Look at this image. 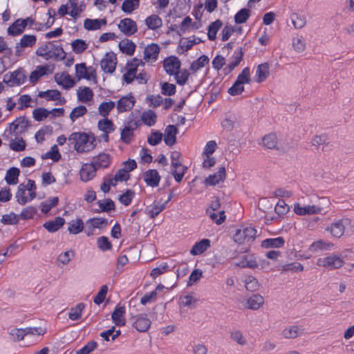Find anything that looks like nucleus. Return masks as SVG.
I'll list each match as a JSON object with an SVG mask.
<instances>
[{
	"instance_id": "obj_1",
	"label": "nucleus",
	"mask_w": 354,
	"mask_h": 354,
	"mask_svg": "<svg viewBox=\"0 0 354 354\" xmlns=\"http://www.w3.org/2000/svg\"><path fill=\"white\" fill-rule=\"evenodd\" d=\"M68 140L74 145V149L78 153H84L91 151L95 147V139L86 133L74 132L69 137Z\"/></svg>"
},
{
	"instance_id": "obj_2",
	"label": "nucleus",
	"mask_w": 354,
	"mask_h": 354,
	"mask_svg": "<svg viewBox=\"0 0 354 354\" xmlns=\"http://www.w3.org/2000/svg\"><path fill=\"white\" fill-rule=\"evenodd\" d=\"M250 82V70L249 67L244 68L239 74L235 82L229 88L227 92L232 96L241 95L244 91V84Z\"/></svg>"
},
{
	"instance_id": "obj_3",
	"label": "nucleus",
	"mask_w": 354,
	"mask_h": 354,
	"mask_svg": "<svg viewBox=\"0 0 354 354\" xmlns=\"http://www.w3.org/2000/svg\"><path fill=\"white\" fill-rule=\"evenodd\" d=\"M257 234V230L252 227H241L236 230L233 234V239L240 245L252 243L255 239Z\"/></svg>"
},
{
	"instance_id": "obj_4",
	"label": "nucleus",
	"mask_w": 354,
	"mask_h": 354,
	"mask_svg": "<svg viewBox=\"0 0 354 354\" xmlns=\"http://www.w3.org/2000/svg\"><path fill=\"white\" fill-rule=\"evenodd\" d=\"M351 225V220L347 217H342L333 222L326 228V230L329 232L333 237L340 238L344 235L346 229Z\"/></svg>"
},
{
	"instance_id": "obj_5",
	"label": "nucleus",
	"mask_w": 354,
	"mask_h": 354,
	"mask_svg": "<svg viewBox=\"0 0 354 354\" xmlns=\"http://www.w3.org/2000/svg\"><path fill=\"white\" fill-rule=\"evenodd\" d=\"M129 321L132 327L140 333L147 332L151 324V320L148 318L147 315L146 314H139L131 316Z\"/></svg>"
},
{
	"instance_id": "obj_6",
	"label": "nucleus",
	"mask_w": 354,
	"mask_h": 354,
	"mask_svg": "<svg viewBox=\"0 0 354 354\" xmlns=\"http://www.w3.org/2000/svg\"><path fill=\"white\" fill-rule=\"evenodd\" d=\"M109 225L108 220L105 218L93 217L86 221L84 232L88 236H93L95 234V229L106 228Z\"/></svg>"
},
{
	"instance_id": "obj_7",
	"label": "nucleus",
	"mask_w": 354,
	"mask_h": 354,
	"mask_svg": "<svg viewBox=\"0 0 354 354\" xmlns=\"http://www.w3.org/2000/svg\"><path fill=\"white\" fill-rule=\"evenodd\" d=\"M344 259L342 257L330 254L328 257L317 259V264L319 266L326 268L329 270H334L342 266Z\"/></svg>"
},
{
	"instance_id": "obj_8",
	"label": "nucleus",
	"mask_w": 354,
	"mask_h": 354,
	"mask_svg": "<svg viewBox=\"0 0 354 354\" xmlns=\"http://www.w3.org/2000/svg\"><path fill=\"white\" fill-rule=\"evenodd\" d=\"M300 200H304V198L302 197ZM304 203H305V201H304ZM322 209V207L315 205H310L304 204V205H301L300 203H295L294 204V212L299 216L321 214Z\"/></svg>"
},
{
	"instance_id": "obj_9",
	"label": "nucleus",
	"mask_w": 354,
	"mask_h": 354,
	"mask_svg": "<svg viewBox=\"0 0 354 354\" xmlns=\"http://www.w3.org/2000/svg\"><path fill=\"white\" fill-rule=\"evenodd\" d=\"M138 124L132 120L124 122V127L121 129L120 140L125 144H130L133 140V131L137 129Z\"/></svg>"
},
{
	"instance_id": "obj_10",
	"label": "nucleus",
	"mask_w": 354,
	"mask_h": 354,
	"mask_svg": "<svg viewBox=\"0 0 354 354\" xmlns=\"http://www.w3.org/2000/svg\"><path fill=\"white\" fill-rule=\"evenodd\" d=\"M54 112L58 113V116H62L64 113V109L63 108H55L51 111H48L45 108H37L32 111V117L37 122H41L46 118L49 115H51V118H54L55 115Z\"/></svg>"
},
{
	"instance_id": "obj_11",
	"label": "nucleus",
	"mask_w": 354,
	"mask_h": 354,
	"mask_svg": "<svg viewBox=\"0 0 354 354\" xmlns=\"http://www.w3.org/2000/svg\"><path fill=\"white\" fill-rule=\"evenodd\" d=\"M136 98L132 93L120 97L117 102L116 108L119 113L131 111L135 104Z\"/></svg>"
},
{
	"instance_id": "obj_12",
	"label": "nucleus",
	"mask_w": 354,
	"mask_h": 354,
	"mask_svg": "<svg viewBox=\"0 0 354 354\" xmlns=\"http://www.w3.org/2000/svg\"><path fill=\"white\" fill-rule=\"evenodd\" d=\"M162 65L166 73L171 76L180 69L181 62L176 56L171 55L163 60Z\"/></svg>"
},
{
	"instance_id": "obj_13",
	"label": "nucleus",
	"mask_w": 354,
	"mask_h": 354,
	"mask_svg": "<svg viewBox=\"0 0 354 354\" xmlns=\"http://www.w3.org/2000/svg\"><path fill=\"white\" fill-rule=\"evenodd\" d=\"M118 26L119 30L127 37L133 35L138 30L136 21L130 18L121 19Z\"/></svg>"
},
{
	"instance_id": "obj_14",
	"label": "nucleus",
	"mask_w": 354,
	"mask_h": 354,
	"mask_svg": "<svg viewBox=\"0 0 354 354\" xmlns=\"http://www.w3.org/2000/svg\"><path fill=\"white\" fill-rule=\"evenodd\" d=\"M126 308L124 306L118 304L111 314V319L113 323L115 326L121 327L124 326L126 324L125 319Z\"/></svg>"
},
{
	"instance_id": "obj_15",
	"label": "nucleus",
	"mask_w": 354,
	"mask_h": 354,
	"mask_svg": "<svg viewBox=\"0 0 354 354\" xmlns=\"http://www.w3.org/2000/svg\"><path fill=\"white\" fill-rule=\"evenodd\" d=\"M116 57L114 54L106 53L100 62L102 70L104 73H112L115 70Z\"/></svg>"
},
{
	"instance_id": "obj_16",
	"label": "nucleus",
	"mask_w": 354,
	"mask_h": 354,
	"mask_svg": "<svg viewBox=\"0 0 354 354\" xmlns=\"http://www.w3.org/2000/svg\"><path fill=\"white\" fill-rule=\"evenodd\" d=\"M54 78L56 83L65 89H70L75 84L74 80L67 73H56Z\"/></svg>"
},
{
	"instance_id": "obj_17",
	"label": "nucleus",
	"mask_w": 354,
	"mask_h": 354,
	"mask_svg": "<svg viewBox=\"0 0 354 354\" xmlns=\"http://www.w3.org/2000/svg\"><path fill=\"white\" fill-rule=\"evenodd\" d=\"M143 178L148 186L156 187L159 185L160 176L156 169H148L143 174Z\"/></svg>"
},
{
	"instance_id": "obj_18",
	"label": "nucleus",
	"mask_w": 354,
	"mask_h": 354,
	"mask_svg": "<svg viewBox=\"0 0 354 354\" xmlns=\"http://www.w3.org/2000/svg\"><path fill=\"white\" fill-rule=\"evenodd\" d=\"M111 158L109 154L100 153L93 158L91 163L96 169L107 168L111 164Z\"/></svg>"
},
{
	"instance_id": "obj_19",
	"label": "nucleus",
	"mask_w": 354,
	"mask_h": 354,
	"mask_svg": "<svg viewBox=\"0 0 354 354\" xmlns=\"http://www.w3.org/2000/svg\"><path fill=\"white\" fill-rule=\"evenodd\" d=\"M96 168L91 163H85L80 171V178L84 182H88L93 179L96 174Z\"/></svg>"
},
{
	"instance_id": "obj_20",
	"label": "nucleus",
	"mask_w": 354,
	"mask_h": 354,
	"mask_svg": "<svg viewBox=\"0 0 354 354\" xmlns=\"http://www.w3.org/2000/svg\"><path fill=\"white\" fill-rule=\"evenodd\" d=\"M165 207V204L160 201H154L145 207V212L151 218H155Z\"/></svg>"
},
{
	"instance_id": "obj_21",
	"label": "nucleus",
	"mask_w": 354,
	"mask_h": 354,
	"mask_svg": "<svg viewBox=\"0 0 354 354\" xmlns=\"http://www.w3.org/2000/svg\"><path fill=\"white\" fill-rule=\"evenodd\" d=\"M160 53V47L157 44L152 43L147 45L144 51V59L146 62H155Z\"/></svg>"
},
{
	"instance_id": "obj_22",
	"label": "nucleus",
	"mask_w": 354,
	"mask_h": 354,
	"mask_svg": "<svg viewBox=\"0 0 354 354\" xmlns=\"http://www.w3.org/2000/svg\"><path fill=\"white\" fill-rule=\"evenodd\" d=\"M211 246V241L209 239H203L199 241L196 242L191 248L189 253L193 256H198L202 254Z\"/></svg>"
},
{
	"instance_id": "obj_23",
	"label": "nucleus",
	"mask_w": 354,
	"mask_h": 354,
	"mask_svg": "<svg viewBox=\"0 0 354 354\" xmlns=\"http://www.w3.org/2000/svg\"><path fill=\"white\" fill-rule=\"evenodd\" d=\"M270 75V65L268 62L258 65L254 76V80L257 83L264 82Z\"/></svg>"
},
{
	"instance_id": "obj_24",
	"label": "nucleus",
	"mask_w": 354,
	"mask_h": 354,
	"mask_svg": "<svg viewBox=\"0 0 354 354\" xmlns=\"http://www.w3.org/2000/svg\"><path fill=\"white\" fill-rule=\"evenodd\" d=\"M178 129L174 125H169L165 131L164 141L167 146H172L176 142V134Z\"/></svg>"
},
{
	"instance_id": "obj_25",
	"label": "nucleus",
	"mask_w": 354,
	"mask_h": 354,
	"mask_svg": "<svg viewBox=\"0 0 354 354\" xmlns=\"http://www.w3.org/2000/svg\"><path fill=\"white\" fill-rule=\"evenodd\" d=\"M37 37L34 35H24L20 39L19 42L16 44L15 48L19 51L21 48L32 47L35 45Z\"/></svg>"
},
{
	"instance_id": "obj_26",
	"label": "nucleus",
	"mask_w": 354,
	"mask_h": 354,
	"mask_svg": "<svg viewBox=\"0 0 354 354\" xmlns=\"http://www.w3.org/2000/svg\"><path fill=\"white\" fill-rule=\"evenodd\" d=\"M285 244V240L281 236L277 238H270L263 240L261 242V247L263 248H280Z\"/></svg>"
},
{
	"instance_id": "obj_27",
	"label": "nucleus",
	"mask_w": 354,
	"mask_h": 354,
	"mask_svg": "<svg viewBox=\"0 0 354 354\" xmlns=\"http://www.w3.org/2000/svg\"><path fill=\"white\" fill-rule=\"evenodd\" d=\"M64 218L57 216L53 221H49L44 223L43 226L49 232H55L59 230L64 224Z\"/></svg>"
},
{
	"instance_id": "obj_28",
	"label": "nucleus",
	"mask_w": 354,
	"mask_h": 354,
	"mask_svg": "<svg viewBox=\"0 0 354 354\" xmlns=\"http://www.w3.org/2000/svg\"><path fill=\"white\" fill-rule=\"evenodd\" d=\"M225 177V169L224 167H221L218 171L212 174L209 175L206 179L205 183L209 185H216L221 181H223Z\"/></svg>"
},
{
	"instance_id": "obj_29",
	"label": "nucleus",
	"mask_w": 354,
	"mask_h": 354,
	"mask_svg": "<svg viewBox=\"0 0 354 354\" xmlns=\"http://www.w3.org/2000/svg\"><path fill=\"white\" fill-rule=\"evenodd\" d=\"M68 231L71 234H77L84 229V222L80 218L73 219L68 223Z\"/></svg>"
},
{
	"instance_id": "obj_30",
	"label": "nucleus",
	"mask_w": 354,
	"mask_h": 354,
	"mask_svg": "<svg viewBox=\"0 0 354 354\" xmlns=\"http://www.w3.org/2000/svg\"><path fill=\"white\" fill-rule=\"evenodd\" d=\"M263 303V297L259 294H255L247 299L245 307L251 310H258Z\"/></svg>"
},
{
	"instance_id": "obj_31",
	"label": "nucleus",
	"mask_w": 354,
	"mask_h": 354,
	"mask_svg": "<svg viewBox=\"0 0 354 354\" xmlns=\"http://www.w3.org/2000/svg\"><path fill=\"white\" fill-rule=\"evenodd\" d=\"M106 24V19H86L84 22V26L88 30H97Z\"/></svg>"
},
{
	"instance_id": "obj_32",
	"label": "nucleus",
	"mask_w": 354,
	"mask_h": 354,
	"mask_svg": "<svg viewBox=\"0 0 354 354\" xmlns=\"http://www.w3.org/2000/svg\"><path fill=\"white\" fill-rule=\"evenodd\" d=\"M24 24V21H21V18L16 19L8 28V35L11 36H17L21 35L26 28Z\"/></svg>"
},
{
	"instance_id": "obj_33",
	"label": "nucleus",
	"mask_w": 354,
	"mask_h": 354,
	"mask_svg": "<svg viewBox=\"0 0 354 354\" xmlns=\"http://www.w3.org/2000/svg\"><path fill=\"white\" fill-rule=\"evenodd\" d=\"M26 187H25V184H19V185L17 187V192L15 194V198L17 203L21 205H24L27 203L32 201L29 199V196H26Z\"/></svg>"
},
{
	"instance_id": "obj_34",
	"label": "nucleus",
	"mask_w": 354,
	"mask_h": 354,
	"mask_svg": "<svg viewBox=\"0 0 354 354\" xmlns=\"http://www.w3.org/2000/svg\"><path fill=\"white\" fill-rule=\"evenodd\" d=\"M26 80V75L22 70L15 71L10 75V79L8 80L11 86H19L23 84Z\"/></svg>"
},
{
	"instance_id": "obj_35",
	"label": "nucleus",
	"mask_w": 354,
	"mask_h": 354,
	"mask_svg": "<svg viewBox=\"0 0 354 354\" xmlns=\"http://www.w3.org/2000/svg\"><path fill=\"white\" fill-rule=\"evenodd\" d=\"M145 21L147 28L153 30H157L162 26V20L157 15H151L147 17Z\"/></svg>"
},
{
	"instance_id": "obj_36",
	"label": "nucleus",
	"mask_w": 354,
	"mask_h": 354,
	"mask_svg": "<svg viewBox=\"0 0 354 354\" xmlns=\"http://www.w3.org/2000/svg\"><path fill=\"white\" fill-rule=\"evenodd\" d=\"M120 50L127 55H133L136 50V44L129 39H124L119 43Z\"/></svg>"
},
{
	"instance_id": "obj_37",
	"label": "nucleus",
	"mask_w": 354,
	"mask_h": 354,
	"mask_svg": "<svg viewBox=\"0 0 354 354\" xmlns=\"http://www.w3.org/2000/svg\"><path fill=\"white\" fill-rule=\"evenodd\" d=\"M302 329L295 325L290 326L282 330V335L286 339H294L301 335Z\"/></svg>"
},
{
	"instance_id": "obj_38",
	"label": "nucleus",
	"mask_w": 354,
	"mask_h": 354,
	"mask_svg": "<svg viewBox=\"0 0 354 354\" xmlns=\"http://www.w3.org/2000/svg\"><path fill=\"white\" fill-rule=\"evenodd\" d=\"M51 57L55 60H63L66 57V53L61 46L55 45L53 41H50Z\"/></svg>"
},
{
	"instance_id": "obj_39",
	"label": "nucleus",
	"mask_w": 354,
	"mask_h": 354,
	"mask_svg": "<svg viewBox=\"0 0 354 354\" xmlns=\"http://www.w3.org/2000/svg\"><path fill=\"white\" fill-rule=\"evenodd\" d=\"M223 26V22L220 19L212 22L208 26L207 37L210 41H214L217 32Z\"/></svg>"
},
{
	"instance_id": "obj_40",
	"label": "nucleus",
	"mask_w": 354,
	"mask_h": 354,
	"mask_svg": "<svg viewBox=\"0 0 354 354\" xmlns=\"http://www.w3.org/2000/svg\"><path fill=\"white\" fill-rule=\"evenodd\" d=\"M19 169L17 167L10 168L5 176V180L8 185H16L18 183V177L19 176Z\"/></svg>"
},
{
	"instance_id": "obj_41",
	"label": "nucleus",
	"mask_w": 354,
	"mask_h": 354,
	"mask_svg": "<svg viewBox=\"0 0 354 354\" xmlns=\"http://www.w3.org/2000/svg\"><path fill=\"white\" fill-rule=\"evenodd\" d=\"M77 99L80 102L86 103L93 97V91L89 87H84L77 91Z\"/></svg>"
},
{
	"instance_id": "obj_42",
	"label": "nucleus",
	"mask_w": 354,
	"mask_h": 354,
	"mask_svg": "<svg viewBox=\"0 0 354 354\" xmlns=\"http://www.w3.org/2000/svg\"><path fill=\"white\" fill-rule=\"evenodd\" d=\"M141 119L145 124L152 127L156 124L157 115L153 111L147 110L142 113Z\"/></svg>"
},
{
	"instance_id": "obj_43",
	"label": "nucleus",
	"mask_w": 354,
	"mask_h": 354,
	"mask_svg": "<svg viewBox=\"0 0 354 354\" xmlns=\"http://www.w3.org/2000/svg\"><path fill=\"white\" fill-rule=\"evenodd\" d=\"M97 127L104 133H112L115 130L113 122L107 118L100 120L97 123Z\"/></svg>"
},
{
	"instance_id": "obj_44",
	"label": "nucleus",
	"mask_w": 354,
	"mask_h": 354,
	"mask_svg": "<svg viewBox=\"0 0 354 354\" xmlns=\"http://www.w3.org/2000/svg\"><path fill=\"white\" fill-rule=\"evenodd\" d=\"M38 97L46 98L48 101L59 100L61 99V92L56 89L39 91Z\"/></svg>"
},
{
	"instance_id": "obj_45",
	"label": "nucleus",
	"mask_w": 354,
	"mask_h": 354,
	"mask_svg": "<svg viewBox=\"0 0 354 354\" xmlns=\"http://www.w3.org/2000/svg\"><path fill=\"white\" fill-rule=\"evenodd\" d=\"M209 62V57L207 55H203L191 64L190 70L193 72H196L208 64Z\"/></svg>"
},
{
	"instance_id": "obj_46",
	"label": "nucleus",
	"mask_w": 354,
	"mask_h": 354,
	"mask_svg": "<svg viewBox=\"0 0 354 354\" xmlns=\"http://www.w3.org/2000/svg\"><path fill=\"white\" fill-rule=\"evenodd\" d=\"M221 207V202L218 197H215L214 200L212 201L209 207L207 209L206 212L209 215L211 219H216L218 216V214L215 212L218 210Z\"/></svg>"
},
{
	"instance_id": "obj_47",
	"label": "nucleus",
	"mask_w": 354,
	"mask_h": 354,
	"mask_svg": "<svg viewBox=\"0 0 354 354\" xmlns=\"http://www.w3.org/2000/svg\"><path fill=\"white\" fill-rule=\"evenodd\" d=\"M115 103L113 101L103 102L98 107V111L100 115L106 118L109 113L114 109Z\"/></svg>"
},
{
	"instance_id": "obj_48",
	"label": "nucleus",
	"mask_w": 354,
	"mask_h": 354,
	"mask_svg": "<svg viewBox=\"0 0 354 354\" xmlns=\"http://www.w3.org/2000/svg\"><path fill=\"white\" fill-rule=\"evenodd\" d=\"M84 308L85 305L83 303L77 304L75 307L71 308L68 313V318L73 321L80 319L82 317Z\"/></svg>"
},
{
	"instance_id": "obj_49",
	"label": "nucleus",
	"mask_w": 354,
	"mask_h": 354,
	"mask_svg": "<svg viewBox=\"0 0 354 354\" xmlns=\"http://www.w3.org/2000/svg\"><path fill=\"white\" fill-rule=\"evenodd\" d=\"M97 204L100 207L99 209L95 210V212L97 213L109 212L115 209V204L113 201L110 198L105 199L104 201H99Z\"/></svg>"
},
{
	"instance_id": "obj_50",
	"label": "nucleus",
	"mask_w": 354,
	"mask_h": 354,
	"mask_svg": "<svg viewBox=\"0 0 354 354\" xmlns=\"http://www.w3.org/2000/svg\"><path fill=\"white\" fill-rule=\"evenodd\" d=\"M262 143L267 149H275L278 143L277 138L274 133L267 134L263 138Z\"/></svg>"
},
{
	"instance_id": "obj_51",
	"label": "nucleus",
	"mask_w": 354,
	"mask_h": 354,
	"mask_svg": "<svg viewBox=\"0 0 354 354\" xmlns=\"http://www.w3.org/2000/svg\"><path fill=\"white\" fill-rule=\"evenodd\" d=\"M140 0H124L122 4V10L127 14L131 13L138 8Z\"/></svg>"
},
{
	"instance_id": "obj_52",
	"label": "nucleus",
	"mask_w": 354,
	"mask_h": 354,
	"mask_svg": "<svg viewBox=\"0 0 354 354\" xmlns=\"http://www.w3.org/2000/svg\"><path fill=\"white\" fill-rule=\"evenodd\" d=\"M58 201L57 197L48 198L46 201L41 203V211L45 214L48 213L53 207L57 205Z\"/></svg>"
},
{
	"instance_id": "obj_53",
	"label": "nucleus",
	"mask_w": 354,
	"mask_h": 354,
	"mask_svg": "<svg viewBox=\"0 0 354 354\" xmlns=\"http://www.w3.org/2000/svg\"><path fill=\"white\" fill-rule=\"evenodd\" d=\"M333 245L332 243H327L322 240L313 242L309 248L310 251L313 252H317L322 250H327L330 247Z\"/></svg>"
},
{
	"instance_id": "obj_54",
	"label": "nucleus",
	"mask_w": 354,
	"mask_h": 354,
	"mask_svg": "<svg viewBox=\"0 0 354 354\" xmlns=\"http://www.w3.org/2000/svg\"><path fill=\"white\" fill-rule=\"evenodd\" d=\"M37 209L34 206H28L26 208H24L21 212L19 216V219L22 220H28L32 219L37 214Z\"/></svg>"
},
{
	"instance_id": "obj_55",
	"label": "nucleus",
	"mask_w": 354,
	"mask_h": 354,
	"mask_svg": "<svg viewBox=\"0 0 354 354\" xmlns=\"http://www.w3.org/2000/svg\"><path fill=\"white\" fill-rule=\"evenodd\" d=\"M19 216L14 212L3 214L1 218V223L3 225H16L19 221Z\"/></svg>"
},
{
	"instance_id": "obj_56",
	"label": "nucleus",
	"mask_w": 354,
	"mask_h": 354,
	"mask_svg": "<svg viewBox=\"0 0 354 354\" xmlns=\"http://www.w3.org/2000/svg\"><path fill=\"white\" fill-rule=\"evenodd\" d=\"M174 76L176 83L178 85L183 86L189 79V73L187 69L178 70Z\"/></svg>"
},
{
	"instance_id": "obj_57",
	"label": "nucleus",
	"mask_w": 354,
	"mask_h": 354,
	"mask_svg": "<svg viewBox=\"0 0 354 354\" xmlns=\"http://www.w3.org/2000/svg\"><path fill=\"white\" fill-rule=\"evenodd\" d=\"M187 167L181 165L177 167H171V173L177 183H180L185 176Z\"/></svg>"
},
{
	"instance_id": "obj_58",
	"label": "nucleus",
	"mask_w": 354,
	"mask_h": 354,
	"mask_svg": "<svg viewBox=\"0 0 354 354\" xmlns=\"http://www.w3.org/2000/svg\"><path fill=\"white\" fill-rule=\"evenodd\" d=\"M250 11L248 8H242L234 15V21L236 24H240L247 21L249 19Z\"/></svg>"
},
{
	"instance_id": "obj_59",
	"label": "nucleus",
	"mask_w": 354,
	"mask_h": 354,
	"mask_svg": "<svg viewBox=\"0 0 354 354\" xmlns=\"http://www.w3.org/2000/svg\"><path fill=\"white\" fill-rule=\"evenodd\" d=\"M73 50L76 54H81L88 48V44L81 39H77L71 43Z\"/></svg>"
},
{
	"instance_id": "obj_60",
	"label": "nucleus",
	"mask_w": 354,
	"mask_h": 354,
	"mask_svg": "<svg viewBox=\"0 0 354 354\" xmlns=\"http://www.w3.org/2000/svg\"><path fill=\"white\" fill-rule=\"evenodd\" d=\"M236 122V116L230 115L229 116H227L225 119H223L221 121V124L223 130L226 131H231L233 130Z\"/></svg>"
},
{
	"instance_id": "obj_61",
	"label": "nucleus",
	"mask_w": 354,
	"mask_h": 354,
	"mask_svg": "<svg viewBox=\"0 0 354 354\" xmlns=\"http://www.w3.org/2000/svg\"><path fill=\"white\" fill-rule=\"evenodd\" d=\"M237 266L242 268H254L257 266V263L252 257L245 255L242 257Z\"/></svg>"
},
{
	"instance_id": "obj_62",
	"label": "nucleus",
	"mask_w": 354,
	"mask_h": 354,
	"mask_svg": "<svg viewBox=\"0 0 354 354\" xmlns=\"http://www.w3.org/2000/svg\"><path fill=\"white\" fill-rule=\"evenodd\" d=\"M245 287L247 290L254 292L259 289V284L256 278L252 276H248L245 279Z\"/></svg>"
},
{
	"instance_id": "obj_63",
	"label": "nucleus",
	"mask_w": 354,
	"mask_h": 354,
	"mask_svg": "<svg viewBox=\"0 0 354 354\" xmlns=\"http://www.w3.org/2000/svg\"><path fill=\"white\" fill-rule=\"evenodd\" d=\"M87 113V109L84 105L75 107L70 113V119L75 122L78 118L83 116Z\"/></svg>"
},
{
	"instance_id": "obj_64",
	"label": "nucleus",
	"mask_w": 354,
	"mask_h": 354,
	"mask_svg": "<svg viewBox=\"0 0 354 354\" xmlns=\"http://www.w3.org/2000/svg\"><path fill=\"white\" fill-rule=\"evenodd\" d=\"M97 346V343L95 341H90L82 348L76 351V354H89Z\"/></svg>"
}]
</instances>
